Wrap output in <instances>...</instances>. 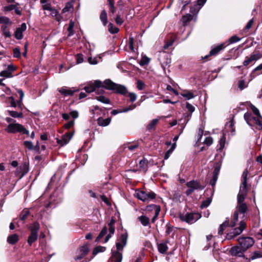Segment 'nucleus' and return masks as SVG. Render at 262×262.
Wrapping results in <instances>:
<instances>
[{"mask_svg": "<svg viewBox=\"0 0 262 262\" xmlns=\"http://www.w3.org/2000/svg\"><path fill=\"white\" fill-rule=\"evenodd\" d=\"M107 230V228L106 226H104L102 230L101 231L100 233L98 235V237H97L96 241L99 242V240L106 233Z\"/></svg>", "mask_w": 262, "mask_h": 262, "instance_id": "41", "label": "nucleus"}, {"mask_svg": "<svg viewBox=\"0 0 262 262\" xmlns=\"http://www.w3.org/2000/svg\"><path fill=\"white\" fill-rule=\"evenodd\" d=\"M137 198L143 202H148L156 197V194L152 191H140L136 192Z\"/></svg>", "mask_w": 262, "mask_h": 262, "instance_id": "10", "label": "nucleus"}, {"mask_svg": "<svg viewBox=\"0 0 262 262\" xmlns=\"http://www.w3.org/2000/svg\"><path fill=\"white\" fill-rule=\"evenodd\" d=\"M144 86L145 84L142 81L140 80L137 81V88L139 90H143Z\"/></svg>", "mask_w": 262, "mask_h": 262, "instance_id": "63", "label": "nucleus"}, {"mask_svg": "<svg viewBox=\"0 0 262 262\" xmlns=\"http://www.w3.org/2000/svg\"><path fill=\"white\" fill-rule=\"evenodd\" d=\"M19 112H17L16 111H8V113L9 115H10L11 117L13 118H21L23 117V114L21 112V111L20 110Z\"/></svg>", "mask_w": 262, "mask_h": 262, "instance_id": "26", "label": "nucleus"}, {"mask_svg": "<svg viewBox=\"0 0 262 262\" xmlns=\"http://www.w3.org/2000/svg\"><path fill=\"white\" fill-rule=\"evenodd\" d=\"M193 18V16L190 14H187L184 15L182 18V21L184 25H185L188 22L190 21Z\"/></svg>", "mask_w": 262, "mask_h": 262, "instance_id": "32", "label": "nucleus"}, {"mask_svg": "<svg viewBox=\"0 0 262 262\" xmlns=\"http://www.w3.org/2000/svg\"><path fill=\"white\" fill-rule=\"evenodd\" d=\"M108 29L111 33H117L119 31V29L114 26L113 24L110 23L108 26Z\"/></svg>", "mask_w": 262, "mask_h": 262, "instance_id": "39", "label": "nucleus"}, {"mask_svg": "<svg viewBox=\"0 0 262 262\" xmlns=\"http://www.w3.org/2000/svg\"><path fill=\"white\" fill-rule=\"evenodd\" d=\"M251 109L252 110L253 113L256 115V116H259L260 117V114L259 112V110L257 107H256L253 104H251L250 106Z\"/></svg>", "mask_w": 262, "mask_h": 262, "instance_id": "51", "label": "nucleus"}, {"mask_svg": "<svg viewBox=\"0 0 262 262\" xmlns=\"http://www.w3.org/2000/svg\"><path fill=\"white\" fill-rule=\"evenodd\" d=\"M247 194L238 193L237 196V204L245 203L244 200Z\"/></svg>", "mask_w": 262, "mask_h": 262, "instance_id": "37", "label": "nucleus"}, {"mask_svg": "<svg viewBox=\"0 0 262 262\" xmlns=\"http://www.w3.org/2000/svg\"><path fill=\"white\" fill-rule=\"evenodd\" d=\"M108 10L110 13L114 14L116 11L115 7V2L114 0H107Z\"/></svg>", "mask_w": 262, "mask_h": 262, "instance_id": "28", "label": "nucleus"}, {"mask_svg": "<svg viewBox=\"0 0 262 262\" xmlns=\"http://www.w3.org/2000/svg\"><path fill=\"white\" fill-rule=\"evenodd\" d=\"M40 228V225L38 222H34L29 228L31 234L28 237V243L30 246L35 242L38 238V232Z\"/></svg>", "mask_w": 262, "mask_h": 262, "instance_id": "5", "label": "nucleus"}, {"mask_svg": "<svg viewBox=\"0 0 262 262\" xmlns=\"http://www.w3.org/2000/svg\"><path fill=\"white\" fill-rule=\"evenodd\" d=\"M23 31L19 30L18 29H16V30L15 32V37L17 39H21L23 37Z\"/></svg>", "mask_w": 262, "mask_h": 262, "instance_id": "48", "label": "nucleus"}, {"mask_svg": "<svg viewBox=\"0 0 262 262\" xmlns=\"http://www.w3.org/2000/svg\"><path fill=\"white\" fill-rule=\"evenodd\" d=\"M246 227V224L244 221H241L239 223V226L238 228H235L233 230V233L234 236L239 235L242 233Z\"/></svg>", "mask_w": 262, "mask_h": 262, "instance_id": "16", "label": "nucleus"}, {"mask_svg": "<svg viewBox=\"0 0 262 262\" xmlns=\"http://www.w3.org/2000/svg\"><path fill=\"white\" fill-rule=\"evenodd\" d=\"M218 176L213 175L212 176V178L210 181V184L212 186L214 187L216 184V181L217 180Z\"/></svg>", "mask_w": 262, "mask_h": 262, "instance_id": "59", "label": "nucleus"}, {"mask_svg": "<svg viewBox=\"0 0 262 262\" xmlns=\"http://www.w3.org/2000/svg\"><path fill=\"white\" fill-rule=\"evenodd\" d=\"M89 251L87 246H81L77 250V255L75 257L76 260H80L86 255Z\"/></svg>", "mask_w": 262, "mask_h": 262, "instance_id": "15", "label": "nucleus"}, {"mask_svg": "<svg viewBox=\"0 0 262 262\" xmlns=\"http://www.w3.org/2000/svg\"><path fill=\"white\" fill-rule=\"evenodd\" d=\"M17 92L19 95V100L17 101V105H18V109L20 110L21 111L23 110V99L24 97V93L21 89H18L17 90Z\"/></svg>", "mask_w": 262, "mask_h": 262, "instance_id": "17", "label": "nucleus"}, {"mask_svg": "<svg viewBox=\"0 0 262 262\" xmlns=\"http://www.w3.org/2000/svg\"><path fill=\"white\" fill-rule=\"evenodd\" d=\"M74 27V23L73 21H70L69 27L68 28V31L69 32V36L73 35V28Z\"/></svg>", "mask_w": 262, "mask_h": 262, "instance_id": "45", "label": "nucleus"}, {"mask_svg": "<svg viewBox=\"0 0 262 262\" xmlns=\"http://www.w3.org/2000/svg\"><path fill=\"white\" fill-rule=\"evenodd\" d=\"M134 39L133 37H130L129 38V41H128V45L129 49L134 51Z\"/></svg>", "mask_w": 262, "mask_h": 262, "instance_id": "57", "label": "nucleus"}, {"mask_svg": "<svg viewBox=\"0 0 262 262\" xmlns=\"http://www.w3.org/2000/svg\"><path fill=\"white\" fill-rule=\"evenodd\" d=\"M16 7V5H10L4 7V10L5 11H10L13 10Z\"/></svg>", "mask_w": 262, "mask_h": 262, "instance_id": "64", "label": "nucleus"}, {"mask_svg": "<svg viewBox=\"0 0 262 262\" xmlns=\"http://www.w3.org/2000/svg\"><path fill=\"white\" fill-rule=\"evenodd\" d=\"M247 86H248V84H247L246 83V82L244 80H240L238 82V88L241 90L244 89L245 88H247Z\"/></svg>", "mask_w": 262, "mask_h": 262, "instance_id": "54", "label": "nucleus"}, {"mask_svg": "<svg viewBox=\"0 0 262 262\" xmlns=\"http://www.w3.org/2000/svg\"><path fill=\"white\" fill-rule=\"evenodd\" d=\"M186 186L188 188L185 192L187 195H190L195 190H202L204 188V187L202 186L200 182L197 181L188 182L186 183Z\"/></svg>", "mask_w": 262, "mask_h": 262, "instance_id": "9", "label": "nucleus"}, {"mask_svg": "<svg viewBox=\"0 0 262 262\" xmlns=\"http://www.w3.org/2000/svg\"><path fill=\"white\" fill-rule=\"evenodd\" d=\"M159 60L165 74L166 75V69H167L168 73L170 72L169 68L171 63V59L169 55L164 52L161 53Z\"/></svg>", "mask_w": 262, "mask_h": 262, "instance_id": "7", "label": "nucleus"}, {"mask_svg": "<svg viewBox=\"0 0 262 262\" xmlns=\"http://www.w3.org/2000/svg\"><path fill=\"white\" fill-rule=\"evenodd\" d=\"M238 245L241 246L245 250L247 251L254 244V239L251 237L241 236L238 238Z\"/></svg>", "mask_w": 262, "mask_h": 262, "instance_id": "8", "label": "nucleus"}, {"mask_svg": "<svg viewBox=\"0 0 262 262\" xmlns=\"http://www.w3.org/2000/svg\"><path fill=\"white\" fill-rule=\"evenodd\" d=\"M225 47V43H223L212 48L209 52V54L208 55L205 56L203 58L207 59L210 56L216 55L220 53V51L223 50Z\"/></svg>", "mask_w": 262, "mask_h": 262, "instance_id": "13", "label": "nucleus"}, {"mask_svg": "<svg viewBox=\"0 0 262 262\" xmlns=\"http://www.w3.org/2000/svg\"><path fill=\"white\" fill-rule=\"evenodd\" d=\"M202 215L199 213L190 212L185 214H180L179 217L183 222H185L188 224H193L201 217Z\"/></svg>", "mask_w": 262, "mask_h": 262, "instance_id": "4", "label": "nucleus"}, {"mask_svg": "<svg viewBox=\"0 0 262 262\" xmlns=\"http://www.w3.org/2000/svg\"><path fill=\"white\" fill-rule=\"evenodd\" d=\"M106 249V248L104 247H102V246H98L97 247H96L93 251V254L94 255H96L97 253H98L99 252H103Z\"/></svg>", "mask_w": 262, "mask_h": 262, "instance_id": "42", "label": "nucleus"}, {"mask_svg": "<svg viewBox=\"0 0 262 262\" xmlns=\"http://www.w3.org/2000/svg\"><path fill=\"white\" fill-rule=\"evenodd\" d=\"M262 257V253L259 251H255L251 256V259L254 260L256 258Z\"/></svg>", "mask_w": 262, "mask_h": 262, "instance_id": "50", "label": "nucleus"}, {"mask_svg": "<svg viewBox=\"0 0 262 262\" xmlns=\"http://www.w3.org/2000/svg\"><path fill=\"white\" fill-rule=\"evenodd\" d=\"M138 220L141 222V224L144 226H147L149 224V218L145 216L141 215L138 217Z\"/></svg>", "mask_w": 262, "mask_h": 262, "instance_id": "24", "label": "nucleus"}, {"mask_svg": "<svg viewBox=\"0 0 262 262\" xmlns=\"http://www.w3.org/2000/svg\"><path fill=\"white\" fill-rule=\"evenodd\" d=\"M24 144L25 147L29 150L33 149V144L31 141H26L24 142Z\"/></svg>", "mask_w": 262, "mask_h": 262, "instance_id": "52", "label": "nucleus"}, {"mask_svg": "<svg viewBox=\"0 0 262 262\" xmlns=\"http://www.w3.org/2000/svg\"><path fill=\"white\" fill-rule=\"evenodd\" d=\"M238 193L247 194V182H242Z\"/></svg>", "mask_w": 262, "mask_h": 262, "instance_id": "33", "label": "nucleus"}, {"mask_svg": "<svg viewBox=\"0 0 262 262\" xmlns=\"http://www.w3.org/2000/svg\"><path fill=\"white\" fill-rule=\"evenodd\" d=\"M10 104L12 107H18L17 101H16L13 97H10L9 98Z\"/></svg>", "mask_w": 262, "mask_h": 262, "instance_id": "53", "label": "nucleus"}, {"mask_svg": "<svg viewBox=\"0 0 262 262\" xmlns=\"http://www.w3.org/2000/svg\"><path fill=\"white\" fill-rule=\"evenodd\" d=\"M211 203L210 199L208 198L206 200L204 201L201 205V208H204L208 207Z\"/></svg>", "mask_w": 262, "mask_h": 262, "instance_id": "55", "label": "nucleus"}, {"mask_svg": "<svg viewBox=\"0 0 262 262\" xmlns=\"http://www.w3.org/2000/svg\"><path fill=\"white\" fill-rule=\"evenodd\" d=\"M100 19L102 22L103 25L106 26L107 23V17L106 11L105 10L101 11L100 15Z\"/></svg>", "mask_w": 262, "mask_h": 262, "instance_id": "25", "label": "nucleus"}, {"mask_svg": "<svg viewBox=\"0 0 262 262\" xmlns=\"http://www.w3.org/2000/svg\"><path fill=\"white\" fill-rule=\"evenodd\" d=\"M136 105L135 104H132L131 105H130L129 106L124 108L122 111H120V112H123V113L127 112L129 111L134 110V108H136Z\"/></svg>", "mask_w": 262, "mask_h": 262, "instance_id": "61", "label": "nucleus"}, {"mask_svg": "<svg viewBox=\"0 0 262 262\" xmlns=\"http://www.w3.org/2000/svg\"><path fill=\"white\" fill-rule=\"evenodd\" d=\"M247 210V206L246 203L237 204L236 206V210L237 213L244 214Z\"/></svg>", "mask_w": 262, "mask_h": 262, "instance_id": "20", "label": "nucleus"}, {"mask_svg": "<svg viewBox=\"0 0 262 262\" xmlns=\"http://www.w3.org/2000/svg\"><path fill=\"white\" fill-rule=\"evenodd\" d=\"M250 57L253 61H256L262 57V54L259 52H256L251 54Z\"/></svg>", "mask_w": 262, "mask_h": 262, "instance_id": "34", "label": "nucleus"}, {"mask_svg": "<svg viewBox=\"0 0 262 262\" xmlns=\"http://www.w3.org/2000/svg\"><path fill=\"white\" fill-rule=\"evenodd\" d=\"M21 53L20 49L18 48H15L13 49V56L15 58L20 57Z\"/></svg>", "mask_w": 262, "mask_h": 262, "instance_id": "49", "label": "nucleus"}, {"mask_svg": "<svg viewBox=\"0 0 262 262\" xmlns=\"http://www.w3.org/2000/svg\"><path fill=\"white\" fill-rule=\"evenodd\" d=\"M182 96L187 99H190L194 97V95L190 92L186 91L182 94Z\"/></svg>", "mask_w": 262, "mask_h": 262, "instance_id": "44", "label": "nucleus"}, {"mask_svg": "<svg viewBox=\"0 0 262 262\" xmlns=\"http://www.w3.org/2000/svg\"><path fill=\"white\" fill-rule=\"evenodd\" d=\"M96 98L98 101L105 104H109L110 103V99L104 96H97Z\"/></svg>", "mask_w": 262, "mask_h": 262, "instance_id": "35", "label": "nucleus"}, {"mask_svg": "<svg viewBox=\"0 0 262 262\" xmlns=\"http://www.w3.org/2000/svg\"><path fill=\"white\" fill-rule=\"evenodd\" d=\"M127 234L126 233L122 234L116 243V246L117 251L112 250V260L114 262H121L122 254L120 251H122L123 248L126 246L127 240Z\"/></svg>", "mask_w": 262, "mask_h": 262, "instance_id": "2", "label": "nucleus"}, {"mask_svg": "<svg viewBox=\"0 0 262 262\" xmlns=\"http://www.w3.org/2000/svg\"><path fill=\"white\" fill-rule=\"evenodd\" d=\"M159 122L158 119H153L147 126V129L148 130H151L152 129H154L156 125L157 124V123Z\"/></svg>", "mask_w": 262, "mask_h": 262, "instance_id": "31", "label": "nucleus"}, {"mask_svg": "<svg viewBox=\"0 0 262 262\" xmlns=\"http://www.w3.org/2000/svg\"><path fill=\"white\" fill-rule=\"evenodd\" d=\"M228 221H226L220 226L218 231V233L219 234H222L224 230H225V228L228 226Z\"/></svg>", "mask_w": 262, "mask_h": 262, "instance_id": "40", "label": "nucleus"}, {"mask_svg": "<svg viewBox=\"0 0 262 262\" xmlns=\"http://www.w3.org/2000/svg\"><path fill=\"white\" fill-rule=\"evenodd\" d=\"M238 219V213H237V211H235L233 220L230 223V226L231 227H234L236 225V222H237Z\"/></svg>", "mask_w": 262, "mask_h": 262, "instance_id": "36", "label": "nucleus"}, {"mask_svg": "<svg viewBox=\"0 0 262 262\" xmlns=\"http://www.w3.org/2000/svg\"><path fill=\"white\" fill-rule=\"evenodd\" d=\"M246 251L239 245L232 247L230 250V252L232 256L239 257H244V253Z\"/></svg>", "mask_w": 262, "mask_h": 262, "instance_id": "11", "label": "nucleus"}, {"mask_svg": "<svg viewBox=\"0 0 262 262\" xmlns=\"http://www.w3.org/2000/svg\"><path fill=\"white\" fill-rule=\"evenodd\" d=\"M103 88L107 90L115 91L116 93L121 95H125L127 93V89L122 85L116 84L110 79L105 80L103 83L100 80H95L84 86V90L87 93L96 92L97 94L104 93Z\"/></svg>", "mask_w": 262, "mask_h": 262, "instance_id": "1", "label": "nucleus"}, {"mask_svg": "<svg viewBox=\"0 0 262 262\" xmlns=\"http://www.w3.org/2000/svg\"><path fill=\"white\" fill-rule=\"evenodd\" d=\"M240 40V38L236 36H233L229 39V43H233Z\"/></svg>", "mask_w": 262, "mask_h": 262, "instance_id": "58", "label": "nucleus"}, {"mask_svg": "<svg viewBox=\"0 0 262 262\" xmlns=\"http://www.w3.org/2000/svg\"><path fill=\"white\" fill-rule=\"evenodd\" d=\"M247 176H248V170L247 169H245L242 175V182H247Z\"/></svg>", "mask_w": 262, "mask_h": 262, "instance_id": "56", "label": "nucleus"}, {"mask_svg": "<svg viewBox=\"0 0 262 262\" xmlns=\"http://www.w3.org/2000/svg\"><path fill=\"white\" fill-rule=\"evenodd\" d=\"M40 2L42 4L43 10L49 11L53 16H56L58 14L57 10L52 7L51 3L48 2V0H40Z\"/></svg>", "mask_w": 262, "mask_h": 262, "instance_id": "12", "label": "nucleus"}, {"mask_svg": "<svg viewBox=\"0 0 262 262\" xmlns=\"http://www.w3.org/2000/svg\"><path fill=\"white\" fill-rule=\"evenodd\" d=\"M147 164H148L147 160L144 159L143 160H140V161L139 163V166L144 172H145L147 170Z\"/></svg>", "mask_w": 262, "mask_h": 262, "instance_id": "27", "label": "nucleus"}, {"mask_svg": "<svg viewBox=\"0 0 262 262\" xmlns=\"http://www.w3.org/2000/svg\"><path fill=\"white\" fill-rule=\"evenodd\" d=\"M29 214V211L28 210H24L21 214L20 215V219L22 221L25 220Z\"/></svg>", "mask_w": 262, "mask_h": 262, "instance_id": "46", "label": "nucleus"}, {"mask_svg": "<svg viewBox=\"0 0 262 262\" xmlns=\"http://www.w3.org/2000/svg\"><path fill=\"white\" fill-rule=\"evenodd\" d=\"M115 230V226H109V233L106 236L105 238V243H106L112 237V235L114 234Z\"/></svg>", "mask_w": 262, "mask_h": 262, "instance_id": "30", "label": "nucleus"}, {"mask_svg": "<svg viewBox=\"0 0 262 262\" xmlns=\"http://www.w3.org/2000/svg\"><path fill=\"white\" fill-rule=\"evenodd\" d=\"M173 43V40L172 39H170L168 41H167L164 45L163 48L165 50L167 49L169 47L171 46Z\"/></svg>", "mask_w": 262, "mask_h": 262, "instance_id": "62", "label": "nucleus"}, {"mask_svg": "<svg viewBox=\"0 0 262 262\" xmlns=\"http://www.w3.org/2000/svg\"><path fill=\"white\" fill-rule=\"evenodd\" d=\"M76 91L75 90H72L71 89H66L62 88L59 90V93L64 96H71Z\"/></svg>", "mask_w": 262, "mask_h": 262, "instance_id": "19", "label": "nucleus"}, {"mask_svg": "<svg viewBox=\"0 0 262 262\" xmlns=\"http://www.w3.org/2000/svg\"><path fill=\"white\" fill-rule=\"evenodd\" d=\"M111 119L109 118L104 119L102 117H99L97 119V124L99 126H106L110 124Z\"/></svg>", "mask_w": 262, "mask_h": 262, "instance_id": "18", "label": "nucleus"}, {"mask_svg": "<svg viewBox=\"0 0 262 262\" xmlns=\"http://www.w3.org/2000/svg\"><path fill=\"white\" fill-rule=\"evenodd\" d=\"M244 118L250 126L256 125L259 129H262L261 116L253 117L250 113L247 112L244 114Z\"/></svg>", "mask_w": 262, "mask_h": 262, "instance_id": "3", "label": "nucleus"}, {"mask_svg": "<svg viewBox=\"0 0 262 262\" xmlns=\"http://www.w3.org/2000/svg\"><path fill=\"white\" fill-rule=\"evenodd\" d=\"M0 76L4 78H10L13 76L12 74L9 71L4 70L0 72Z\"/></svg>", "mask_w": 262, "mask_h": 262, "instance_id": "38", "label": "nucleus"}, {"mask_svg": "<svg viewBox=\"0 0 262 262\" xmlns=\"http://www.w3.org/2000/svg\"><path fill=\"white\" fill-rule=\"evenodd\" d=\"M226 142V137L223 135L220 139L219 145L217 146V151L218 152H221L222 149L224 148Z\"/></svg>", "mask_w": 262, "mask_h": 262, "instance_id": "23", "label": "nucleus"}, {"mask_svg": "<svg viewBox=\"0 0 262 262\" xmlns=\"http://www.w3.org/2000/svg\"><path fill=\"white\" fill-rule=\"evenodd\" d=\"M19 240V236L16 234H13L9 235L7 237V242L11 245L16 243Z\"/></svg>", "mask_w": 262, "mask_h": 262, "instance_id": "21", "label": "nucleus"}, {"mask_svg": "<svg viewBox=\"0 0 262 262\" xmlns=\"http://www.w3.org/2000/svg\"><path fill=\"white\" fill-rule=\"evenodd\" d=\"M203 143L207 146H210L213 143V139L211 137L209 136L205 138Z\"/></svg>", "mask_w": 262, "mask_h": 262, "instance_id": "47", "label": "nucleus"}, {"mask_svg": "<svg viewBox=\"0 0 262 262\" xmlns=\"http://www.w3.org/2000/svg\"><path fill=\"white\" fill-rule=\"evenodd\" d=\"M158 249L160 253H165L168 250L167 243L163 242L158 244Z\"/></svg>", "mask_w": 262, "mask_h": 262, "instance_id": "22", "label": "nucleus"}, {"mask_svg": "<svg viewBox=\"0 0 262 262\" xmlns=\"http://www.w3.org/2000/svg\"><path fill=\"white\" fill-rule=\"evenodd\" d=\"M6 130L9 133H21L23 134L29 135V132L21 124L19 123H10L8 125Z\"/></svg>", "mask_w": 262, "mask_h": 262, "instance_id": "6", "label": "nucleus"}, {"mask_svg": "<svg viewBox=\"0 0 262 262\" xmlns=\"http://www.w3.org/2000/svg\"><path fill=\"white\" fill-rule=\"evenodd\" d=\"M221 162L219 161V162H217L216 164V165L215 166L214 170L213 171V175H215V176L216 175L218 176L220 171V169H221Z\"/></svg>", "mask_w": 262, "mask_h": 262, "instance_id": "43", "label": "nucleus"}, {"mask_svg": "<svg viewBox=\"0 0 262 262\" xmlns=\"http://www.w3.org/2000/svg\"><path fill=\"white\" fill-rule=\"evenodd\" d=\"M73 136L71 133H67L62 135L60 139H57V142L60 146H63L69 143Z\"/></svg>", "mask_w": 262, "mask_h": 262, "instance_id": "14", "label": "nucleus"}, {"mask_svg": "<svg viewBox=\"0 0 262 262\" xmlns=\"http://www.w3.org/2000/svg\"><path fill=\"white\" fill-rule=\"evenodd\" d=\"M116 23L118 25H121L123 23V18L119 15H117L116 17Z\"/></svg>", "mask_w": 262, "mask_h": 262, "instance_id": "60", "label": "nucleus"}, {"mask_svg": "<svg viewBox=\"0 0 262 262\" xmlns=\"http://www.w3.org/2000/svg\"><path fill=\"white\" fill-rule=\"evenodd\" d=\"M176 147V144L173 143L170 149H169L165 153L164 156V160H167L169 158L170 155L172 154Z\"/></svg>", "mask_w": 262, "mask_h": 262, "instance_id": "29", "label": "nucleus"}]
</instances>
